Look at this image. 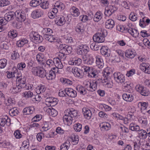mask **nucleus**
I'll use <instances>...</instances> for the list:
<instances>
[{
  "instance_id": "nucleus-15",
  "label": "nucleus",
  "mask_w": 150,
  "mask_h": 150,
  "mask_svg": "<svg viewBox=\"0 0 150 150\" xmlns=\"http://www.w3.org/2000/svg\"><path fill=\"white\" fill-rule=\"evenodd\" d=\"M66 94L69 96L71 98H75L77 96L76 91L71 88H66L65 89Z\"/></svg>"
},
{
  "instance_id": "nucleus-1",
  "label": "nucleus",
  "mask_w": 150,
  "mask_h": 150,
  "mask_svg": "<svg viewBox=\"0 0 150 150\" xmlns=\"http://www.w3.org/2000/svg\"><path fill=\"white\" fill-rule=\"evenodd\" d=\"M107 35V31L104 29L101 28L100 30L93 35V39L95 42L102 43L104 41L105 37Z\"/></svg>"
},
{
  "instance_id": "nucleus-56",
  "label": "nucleus",
  "mask_w": 150,
  "mask_h": 150,
  "mask_svg": "<svg viewBox=\"0 0 150 150\" xmlns=\"http://www.w3.org/2000/svg\"><path fill=\"white\" fill-rule=\"evenodd\" d=\"M56 10H54L52 9V10L51 11L48 13V15L50 18L52 19L55 17L56 14L57 12L56 11Z\"/></svg>"
},
{
  "instance_id": "nucleus-48",
  "label": "nucleus",
  "mask_w": 150,
  "mask_h": 150,
  "mask_svg": "<svg viewBox=\"0 0 150 150\" xmlns=\"http://www.w3.org/2000/svg\"><path fill=\"white\" fill-rule=\"evenodd\" d=\"M44 38L46 40H48L51 42L56 41V38L52 35L51 34L48 35H45L44 36Z\"/></svg>"
},
{
  "instance_id": "nucleus-2",
  "label": "nucleus",
  "mask_w": 150,
  "mask_h": 150,
  "mask_svg": "<svg viewBox=\"0 0 150 150\" xmlns=\"http://www.w3.org/2000/svg\"><path fill=\"white\" fill-rule=\"evenodd\" d=\"M31 71L35 75L41 78L45 77L46 71L45 69L39 67H34L32 69Z\"/></svg>"
},
{
  "instance_id": "nucleus-12",
  "label": "nucleus",
  "mask_w": 150,
  "mask_h": 150,
  "mask_svg": "<svg viewBox=\"0 0 150 150\" xmlns=\"http://www.w3.org/2000/svg\"><path fill=\"white\" fill-rule=\"evenodd\" d=\"M102 74V79L104 82H107L108 81H110V80H111L110 76V72L107 69H105L103 71Z\"/></svg>"
},
{
  "instance_id": "nucleus-47",
  "label": "nucleus",
  "mask_w": 150,
  "mask_h": 150,
  "mask_svg": "<svg viewBox=\"0 0 150 150\" xmlns=\"http://www.w3.org/2000/svg\"><path fill=\"white\" fill-rule=\"evenodd\" d=\"M40 6L42 9H45L48 8L49 7V2L47 1H41L40 4Z\"/></svg>"
},
{
  "instance_id": "nucleus-57",
  "label": "nucleus",
  "mask_w": 150,
  "mask_h": 150,
  "mask_svg": "<svg viewBox=\"0 0 150 150\" xmlns=\"http://www.w3.org/2000/svg\"><path fill=\"white\" fill-rule=\"evenodd\" d=\"M129 19L132 21H135L137 19V14L134 12H131L129 16Z\"/></svg>"
},
{
  "instance_id": "nucleus-63",
  "label": "nucleus",
  "mask_w": 150,
  "mask_h": 150,
  "mask_svg": "<svg viewBox=\"0 0 150 150\" xmlns=\"http://www.w3.org/2000/svg\"><path fill=\"white\" fill-rule=\"evenodd\" d=\"M50 129L48 123L47 122H45L42 127L41 130L42 132H46Z\"/></svg>"
},
{
  "instance_id": "nucleus-13",
  "label": "nucleus",
  "mask_w": 150,
  "mask_h": 150,
  "mask_svg": "<svg viewBox=\"0 0 150 150\" xmlns=\"http://www.w3.org/2000/svg\"><path fill=\"white\" fill-rule=\"evenodd\" d=\"M15 17V13L13 11H10L6 13L4 16L6 22L13 20Z\"/></svg>"
},
{
  "instance_id": "nucleus-54",
  "label": "nucleus",
  "mask_w": 150,
  "mask_h": 150,
  "mask_svg": "<svg viewBox=\"0 0 150 150\" xmlns=\"http://www.w3.org/2000/svg\"><path fill=\"white\" fill-rule=\"evenodd\" d=\"M18 112V110L15 108L11 109L9 112V114L12 117L17 115Z\"/></svg>"
},
{
  "instance_id": "nucleus-8",
  "label": "nucleus",
  "mask_w": 150,
  "mask_h": 150,
  "mask_svg": "<svg viewBox=\"0 0 150 150\" xmlns=\"http://www.w3.org/2000/svg\"><path fill=\"white\" fill-rule=\"evenodd\" d=\"M26 78L23 76L17 77L16 84L18 86H19L22 88H24L26 86Z\"/></svg>"
},
{
  "instance_id": "nucleus-19",
  "label": "nucleus",
  "mask_w": 150,
  "mask_h": 150,
  "mask_svg": "<svg viewBox=\"0 0 150 150\" xmlns=\"http://www.w3.org/2000/svg\"><path fill=\"white\" fill-rule=\"evenodd\" d=\"M72 72L75 77L81 78L83 76L82 71L77 68H73L72 69Z\"/></svg>"
},
{
  "instance_id": "nucleus-28",
  "label": "nucleus",
  "mask_w": 150,
  "mask_h": 150,
  "mask_svg": "<svg viewBox=\"0 0 150 150\" xmlns=\"http://www.w3.org/2000/svg\"><path fill=\"white\" fill-rule=\"evenodd\" d=\"M62 60H60L58 58H54V65L56 67L59 69H62L63 67V65L61 62Z\"/></svg>"
},
{
  "instance_id": "nucleus-14",
  "label": "nucleus",
  "mask_w": 150,
  "mask_h": 150,
  "mask_svg": "<svg viewBox=\"0 0 150 150\" xmlns=\"http://www.w3.org/2000/svg\"><path fill=\"white\" fill-rule=\"evenodd\" d=\"M140 68L145 73L150 74V65L148 64L143 63L140 64Z\"/></svg>"
},
{
  "instance_id": "nucleus-44",
  "label": "nucleus",
  "mask_w": 150,
  "mask_h": 150,
  "mask_svg": "<svg viewBox=\"0 0 150 150\" xmlns=\"http://www.w3.org/2000/svg\"><path fill=\"white\" fill-rule=\"evenodd\" d=\"M129 129L132 131H139L140 130L139 126L134 123H131L129 125Z\"/></svg>"
},
{
  "instance_id": "nucleus-43",
  "label": "nucleus",
  "mask_w": 150,
  "mask_h": 150,
  "mask_svg": "<svg viewBox=\"0 0 150 150\" xmlns=\"http://www.w3.org/2000/svg\"><path fill=\"white\" fill-rule=\"evenodd\" d=\"M28 42V40L26 39H23L19 40L17 42L16 45L18 47H23L25 44H27Z\"/></svg>"
},
{
  "instance_id": "nucleus-16",
  "label": "nucleus",
  "mask_w": 150,
  "mask_h": 150,
  "mask_svg": "<svg viewBox=\"0 0 150 150\" xmlns=\"http://www.w3.org/2000/svg\"><path fill=\"white\" fill-rule=\"evenodd\" d=\"M64 8V4L61 2L57 1L55 3L52 9L54 10H56V11L58 12V11H61Z\"/></svg>"
},
{
  "instance_id": "nucleus-32",
  "label": "nucleus",
  "mask_w": 150,
  "mask_h": 150,
  "mask_svg": "<svg viewBox=\"0 0 150 150\" xmlns=\"http://www.w3.org/2000/svg\"><path fill=\"white\" fill-rule=\"evenodd\" d=\"M100 127L102 130L107 131L110 129L111 126L109 123L105 122L100 124Z\"/></svg>"
},
{
  "instance_id": "nucleus-52",
  "label": "nucleus",
  "mask_w": 150,
  "mask_h": 150,
  "mask_svg": "<svg viewBox=\"0 0 150 150\" xmlns=\"http://www.w3.org/2000/svg\"><path fill=\"white\" fill-rule=\"evenodd\" d=\"M140 145L143 150H149L150 149V145L149 143H144L142 142Z\"/></svg>"
},
{
  "instance_id": "nucleus-17",
  "label": "nucleus",
  "mask_w": 150,
  "mask_h": 150,
  "mask_svg": "<svg viewBox=\"0 0 150 150\" xmlns=\"http://www.w3.org/2000/svg\"><path fill=\"white\" fill-rule=\"evenodd\" d=\"M43 12L40 10H36L33 11L31 14L32 17L33 18H38L43 15Z\"/></svg>"
},
{
  "instance_id": "nucleus-22",
  "label": "nucleus",
  "mask_w": 150,
  "mask_h": 150,
  "mask_svg": "<svg viewBox=\"0 0 150 150\" xmlns=\"http://www.w3.org/2000/svg\"><path fill=\"white\" fill-rule=\"evenodd\" d=\"M46 102L50 103V105L54 106L57 103L58 100L56 98L49 97L46 98Z\"/></svg>"
},
{
  "instance_id": "nucleus-3",
  "label": "nucleus",
  "mask_w": 150,
  "mask_h": 150,
  "mask_svg": "<svg viewBox=\"0 0 150 150\" xmlns=\"http://www.w3.org/2000/svg\"><path fill=\"white\" fill-rule=\"evenodd\" d=\"M84 83L85 87L88 91L93 92L97 89V82L96 81H86Z\"/></svg>"
},
{
  "instance_id": "nucleus-7",
  "label": "nucleus",
  "mask_w": 150,
  "mask_h": 150,
  "mask_svg": "<svg viewBox=\"0 0 150 150\" xmlns=\"http://www.w3.org/2000/svg\"><path fill=\"white\" fill-rule=\"evenodd\" d=\"M137 91L139 92L142 96H148L149 94V92L146 88L140 85H137L135 87Z\"/></svg>"
},
{
  "instance_id": "nucleus-4",
  "label": "nucleus",
  "mask_w": 150,
  "mask_h": 150,
  "mask_svg": "<svg viewBox=\"0 0 150 150\" xmlns=\"http://www.w3.org/2000/svg\"><path fill=\"white\" fill-rule=\"evenodd\" d=\"M29 36L30 39H32L36 43H40L43 40L42 37L36 32H32L30 33Z\"/></svg>"
},
{
  "instance_id": "nucleus-49",
  "label": "nucleus",
  "mask_w": 150,
  "mask_h": 150,
  "mask_svg": "<svg viewBox=\"0 0 150 150\" xmlns=\"http://www.w3.org/2000/svg\"><path fill=\"white\" fill-rule=\"evenodd\" d=\"M82 60L79 58H74L71 61V64L76 66H79L81 64Z\"/></svg>"
},
{
  "instance_id": "nucleus-38",
  "label": "nucleus",
  "mask_w": 150,
  "mask_h": 150,
  "mask_svg": "<svg viewBox=\"0 0 150 150\" xmlns=\"http://www.w3.org/2000/svg\"><path fill=\"white\" fill-rule=\"evenodd\" d=\"M103 14L102 12L99 11L96 12L94 15L93 20L95 22H98L102 18Z\"/></svg>"
},
{
  "instance_id": "nucleus-33",
  "label": "nucleus",
  "mask_w": 150,
  "mask_h": 150,
  "mask_svg": "<svg viewBox=\"0 0 150 150\" xmlns=\"http://www.w3.org/2000/svg\"><path fill=\"white\" fill-rule=\"evenodd\" d=\"M55 71H50L49 73H46L45 77L48 80H52L55 78Z\"/></svg>"
},
{
  "instance_id": "nucleus-41",
  "label": "nucleus",
  "mask_w": 150,
  "mask_h": 150,
  "mask_svg": "<svg viewBox=\"0 0 150 150\" xmlns=\"http://www.w3.org/2000/svg\"><path fill=\"white\" fill-rule=\"evenodd\" d=\"M139 137L141 139H145L147 137L146 131L143 129H141L138 132Z\"/></svg>"
},
{
  "instance_id": "nucleus-60",
  "label": "nucleus",
  "mask_w": 150,
  "mask_h": 150,
  "mask_svg": "<svg viewBox=\"0 0 150 150\" xmlns=\"http://www.w3.org/2000/svg\"><path fill=\"white\" fill-rule=\"evenodd\" d=\"M19 57V54L16 51H14L11 55V58L13 60H16Z\"/></svg>"
},
{
  "instance_id": "nucleus-42",
  "label": "nucleus",
  "mask_w": 150,
  "mask_h": 150,
  "mask_svg": "<svg viewBox=\"0 0 150 150\" xmlns=\"http://www.w3.org/2000/svg\"><path fill=\"white\" fill-rule=\"evenodd\" d=\"M42 33L43 34V37L45 35H48L52 34L53 33V31L52 30L48 28H45L43 29Z\"/></svg>"
},
{
  "instance_id": "nucleus-5",
  "label": "nucleus",
  "mask_w": 150,
  "mask_h": 150,
  "mask_svg": "<svg viewBox=\"0 0 150 150\" xmlns=\"http://www.w3.org/2000/svg\"><path fill=\"white\" fill-rule=\"evenodd\" d=\"M15 17L16 20L20 22L24 21L26 19V14L24 11L18 10L15 12Z\"/></svg>"
},
{
  "instance_id": "nucleus-50",
  "label": "nucleus",
  "mask_w": 150,
  "mask_h": 150,
  "mask_svg": "<svg viewBox=\"0 0 150 150\" xmlns=\"http://www.w3.org/2000/svg\"><path fill=\"white\" fill-rule=\"evenodd\" d=\"M41 0H32L30 2V5L32 7H36L40 5Z\"/></svg>"
},
{
  "instance_id": "nucleus-39",
  "label": "nucleus",
  "mask_w": 150,
  "mask_h": 150,
  "mask_svg": "<svg viewBox=\"0 0 150 150\" xmlns=\"http://www.w3.org/2000/svg\"><path fill=\"white\" fill-rule=\"evenodd\" d=\"M45 90V86L41 84L36 87L35 91L38 94H40L44 92Z\"/></svg>"
},
{
  "instance_id": "nucleus-36",
  "label": "nucleus",
  "mask_w": 150,
  "mask_h": 150,
  "mask_svg": "<svg viewBox=\"0 0 150 150\" xmlns=\"http://www.w3.org/2000/svg\"><path fill=\"white\" fill-rule=\"evenodd\" d=\"M96 42H94L90 45V47L91 49L95 51H97L99 49L100 50L102 47L99 45V43H96Z\"/></svg>"
},
{
  "instance_id": "nucleus-35",
  "label": "nucleus",
  "mask_w": 150,
  "mask_h": 150,
  "mask_svg": "<svg viewBox=\"0 0 150 150\" xmlns=\"http://www.w3.org/2000/svg\"><path fill=\"white\" fill-rule=\"evenodd\" d=\"M46 111L49 115L53 117H54L57 115V111L53 108L51 109L50 108H47Z\"/></svg>"
},
{
  "instance_id": "nucleus-20",
  "label": "nucleus",
  "mask_w": 150,
  "mask_h": 150,
  "mask_svg": "<svg viewBox=\"0 0 150 150\" xmlns=\"http://www.w3.org/2000/svg\"><path fill=\"white\" fill-rule=\"evenodd\" d=\"M96 66L99 68H102L104 66V63L103 59L99 56H97L96 57Z\"/></svg>"
},
{
  "instance_id": "nucleus-51",
  "label": "nucleus",
  "mask_w": 150,
  "mask_h": 150,
  "mask_svg": "<svg viewBox=\"0 0 150 150\" xmlns=\"http://www.w3.org/2000/svg\"><path fill=\"white\" fill-rule=\"evenodd\" d=\"M66 57V54L62 52L60 50V51L58 53V57L56 58H58L59 59L62 61H64Z\"/></svg>"
},
{
  "instance_id": "nucleus-18",
  "label": "nucleus",
  "mask_w": 150,
  "mask_h": 150,
  "mask_svg": "<svg viewBox=\"0 0 150 150\" xmlns=\"http://www.w3.org/2000/svg\"><path fill=\"white\" fill-rule=\"evenodd\" d=\"M126 31L134 38L138 37L139 35L138 31L135 29H133L130 27L126 28Z\"/></svg>"
},
{
  "instance_id": "nucleus-40",
  "label": "nucleus",
  "mask_w": 150,
  "mask_h": 150,
  "mask_svg": "<svg viewBox=\"0 0 150 150\" xmlns=\"http://www.w3.org/2000/svg\"><path fill=\"white\" fill-rule=\"evenodd\" d=\"M34 109L33 107H29L24 108L23 110V112L25 115H29L32 114Z\"/></svg>"
},
{
  "instance_id": "nucleus-9",
  "label": "nucleus",
  "mask_w": 150,
  "mask_h": 150,
  "mask_svg": "<svg viewBox=\"0 0 150 150\" xmlns=\"http://www.w3.org/2000/svg\"><path fill=\"white\" fill-rule=\"evenodd\" d=\"M59 47L61 51L64 52L66 54L71 53L72 50L71 47L65 44H60L59 46Z\"/></svg>"
},
{
  "instance_id": "nucleus-24",
  "label": "nucleus",
  "mask_w": 150,
  "mask_h": 150,
  "mask_svg": "<svg viewBox=\"0 0 150 150\" xmlns=\"http://www.w3.org/2000/svg\"><path fill=\"white\" fill-rule=\"evenodd\" d=\"M82 111L85 118L88 120L90 119L92 115L91 110L85 108L82 109Z\"/></svg>"
},
{
  "instance_id": "nucleus-10",
  "label": "nucleus",
  "mask_w": 150,
  "mask_h": 150,
  "mask_svg": "<svg viewBox=\"0 0 150 150\" xmlns=\"http://www.w3.org/2000/svg\"><path fill=\"white\" fill-rule=\"evenodd\" d=\"M11 124V119L8 116H6L4 118L0 119V126L4 127L5 125L9 126Z\"/></svg>"
},
{
  "instance_id": "nucleus-11",
  "label": "nucleus",
  "mask_w": 150,
  "mask_h": 150,
  "mask_svg": "<svg viewBox=\"0 0 150 150\" xmlns=\"http://www.w3.org/2000/svg\"><path fill=\"white\" fill-rule=\"evenodd\" d=\"M78 111L73 108L68 109L65 110L64 113H66V115H69L73 119L76 117L78 115Z\"/></svg>"
},
{
  "instance_id": "nucleus-45",
  "label": "nucleus",
  "mask_w": 150,
  "mask_h": 150,
  "mask_svg": "<svg viewBox=\"0 0 150 150\" xmlns=\"http://www.w3.org/2000/svg\"><path fill=\"white\" fill-rule=\"evenodd\" d=\"M18 34L16 30L11 29L8 32V35L9 37L14 38L17 37Z\"/></svg>"
},
{
  "instance_id": "nucleus-46",
  "label": "nucleus",
  "mask_w": 150,
  "mask_h": 150,
  "mask_svg": "<svg viewBox=\"0 0 150 150\" xmlns=\"http://www.w3.org/2000/svg\"><path fill=\"white\" fill-rule=\"evenodd\" d=\"M60 81L64 84L71 85L72 84V82L71 81L65 78H61L60 79Z\"/></svg>"
},
{
  "instance_id": "nucleus-26",
  "label": "nucleus",
  "mask_w": 150,
  "mask_h": 150,
  "mask_svg": "<svg viewBox=\"0 0 150 150\" xmlns=\"http://www.w3.org/2000/svg\"><path fill=\"white\" fill-rule=\"evenodd\" d=\"M55 21L57 24L59 26L63 25L65 23L66 20L64 17L63 16L58 17L55 20Z\"/></svg>"
},
{
  "instance_id": "nucleus-55",
  "label": "nucleus",
  "mask_w": 150,
  "mask_h": 150,
  "mask_svg": "<svg viewBox=\"0 0 150 150\" xmlns=\"http://www.w3.org/2000/svg\"><path fill=\"white\" fill-rule=\"evenodd\" d=\"M7 64V60L4 58L0 60V68H4Z\"/></svg>"
},
{
  "instance_id": "nucleus-30",
  "label": "nucleus",
  "mask_w": 150,
  "mask_h": 150,
  "mask_svg": "<svg viewBox=\"0 0 150 150\" xmlns=\"http://www.w3.org/2000/svg\"><path fill=\"white\" fill-rule=\"evenodd\" d=\"M100 50L101 54L105 57H108L110 56V53L109 51L108 50L107 47H102Z\"/></svg>"
},
{
  "instance_id": "nucleus-29",
  "label": "nucleus",
  "mask_w": 150,
  "mask_h": 150,
  "mask_svg": "<svg viewBox=\"0 0 150 150\" xmlns=\"http://www.w3.org/2000/svg\"><path fill=\"white\" fill-rule=\"evenodd\" d=\"M98 71L95 69L88 72L87 76L90 78H96L98 76Z\"/></svg>"
},
{
  "instance_id": "nucleus-58",
  "label": "nucleus",
  "mask_w": 150,
  "mask_h": 150,
  "mask_svg": "<svg viewBox=\"0 0 150 150\" xmlns=\"http://www.w3.org/2000/svg\"><path fill=\"white\" fill-rule=\"evenodd\" d=\"M75 30L78 33H83L84 31L82 27V25L81 23H79L75 28Z\"/></svg>"
},
{
  "instance_id": "nucleus-53",
  "label": "nucleus",
  "mask_w": 150,
  "mask_h": 150,
  "mask_svg": "<svg viewBox=\"0 0 150 150\" xmlns=\"http://www.w3.org/2000/svg\"><path fill=\"white\" fill-rule=\"evenodd\" d=\"M70 138L71 140L72 144L73 145H76L78 143L79 138L78 135H74L71 137Z\"/></svg>"
},
{
  "instance_id": "nucleus-27",
  "label": "nucleus",
  "mask_w": 150,
  "mask_h": 150,
  "mask_svg": "<svg viewBox=\"0 0 150 150\" xmlns=\"http://www.w3.org/2000/svg\"><path fill=\"white\" fill-rule=\"evenodd\" d=\"M114 25V22L112 19H108L105 23V27L107 29H109L112 28Z\"/></svg>"
},
{
  "instance_id": "nucleus-61",
  "label": "nucleus",
  "mask_w": 150,
  "mask_h": 150,
  "mask_svg": "<svg viewBox=\"0 0 150 150\" xmlns=\"http://www.w3.org/2000/svg\"><path fill=\"white\" fill-rule=\"evenodd\" d=\"M84 57H83V60L85 61V62L87 64L91 65L94 62V60L93 58H89L87 60V59L86 58V56Z\"/></svg>"
},
{
  "instance_id": "nucleus-31",
  "label": "nucleus",
  "mask_w": 150,
  "mask_h": 150,
  "mask_svg": "<svg viewBox=\"0 0 150 150\" xmlns=\"http://www.w3.org/2000/svg\"><path fill=\"white\" fill-rule=\"evenodd\" d=\"M22 88L18 86L16 84V85L13 86L10 89V92L13 94H15L20 92L21 91Z\"/></svg>"
},
{
  "instance_id": "nucleus-25",
  "label": "nucleus",
  "mask_w": 150,
  "mask_h": 150,
  "mask_svg": "<svg viewBox=\"0 0 150 150\" xmlns=\"http://www.w3.org/2000/svg\"><path fill=\"white\" fill-rule=\"evenodd\" d=\"M125 54L126 57L132 59L136 55V53L134 51L130 49L126 51Z\"/></svg>"
},
{
  "instance_id": "nucleus-23",
  "label": "nucleus",
  "mask_w": 150,
  "mask_h": 150,
  "mask_svg": "<svg viewBox=\"0 0 150 150\" xmlns=\"http://www.w3.org/2000/svg\"><path fill=\"white\" fill-rule=\"evenodd\" d=\"M64 115L63 117V120L65 123L68 125H71L73 122L74 120L69 115H66V113H64Z\"/></svg>"
},
{
  "instance_id": "nucleus-34",
  "label": "nucleus",
  "mask_w": 150,
  "mask_h": 150,
  "mask_svg": "<svg viewBox=\"0 0 150 150\" xmlns=\"http://www.w3.org/2000/svg\"><path fill=\"white\" fill-rule=\"evenodd\" d=\"M123 98L125 100L130 102L133 100V96L132 94L129 93H124L122 95Z\"/></svg>"
},
{
  "instance_id": "nucleus-62",
  "label": "nucleus",
  "mask_w": 150,
  "mask_h": 150,
  "mask_svg": "<svg viewBox=\"0 0 150 150\" xmlns=\"http://www.w3.org/2000/svg\"><path fill=\"white\" fill-rule=\"evenodd\" d=\"M139 104H140L141 106V110L146 109L147 108L148 105V103L143 102H139Z\"/></svg>"
},
{
  "instance_id": "nucleus-6",
  "label": "nucleus",
  "mask_w": 150,
  "mask_h": 150,
  "mask_svg": "<svg viewBox=\"0 0 150 150\" xmlns=\"http://www.w3.org/2000/svg\"><path fill=\"white\" fill-rule=\"evenodd\" d=\"M114 78L118 83H123L125 81V76L124 74L120 72H116L114 74Z\"/></svg>"
},
{
  "instance_id": "nucleus-64",
  "label": "nucleus",
  "mask_w": 150,
  "mask_h": 150,
  "mask_svg": "<svg viewBox=\"0 0 150 150\" xmlns=\"http://www.w3.org/2000/svg\"><path fill=\"white\" fill-rule=\"evenodd\" d=\"M21 131L18 130H16L14 133V135L16 139H19L22 137V135L20 133Z\"/></svg>"
},
{
  "instance_id": "nucleus-37",
  "label": "nucleus",
  "mask_w": 150,
  "mask_h": 150,
  "mask_svg": "<svg viewBox=\"0 0 150 150\" xmlns=\"http://www.w3.org/2000/svg\"><path fill=\"white\" fill-rule=\"evenodd\" d=\"M70 146V144L69 141H66L60 146L61 150H68Z\"/></svg>"
},
{
  "instance_id": "nucleus-59",
  "label": "nucleus",
  "mask_w": 150,
  "mask_h": 150,
  "mask_svg": "<svg viewBox=\"0 0 150 150\" xmlns=\"http://www.w3.org/2000/svg\"><path fill=\"white\" fill-rule=\"evenodd\" d=\"M82 125L79 123L75 124L74 126V128L76 132H80L82 128Z\"/></svg>"
},
{
  "instance_id": "nucleus-21",
  "label": "nucleus",
  "mask_w": 150,
  "mask_h": 150,
  "mask_svg": "<svg viewBox=\"0 0 150 150\" xmlns=\"http://www.w3.org/2000/svg\"><path fill=\"white\" fill-rule=\"evenodd\" d=\"M70 11L71 15L74 17H77L80 13L79 10L75 6L72 7Z\"/></svg>"
}]
</instances>
